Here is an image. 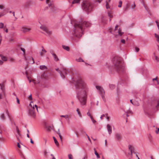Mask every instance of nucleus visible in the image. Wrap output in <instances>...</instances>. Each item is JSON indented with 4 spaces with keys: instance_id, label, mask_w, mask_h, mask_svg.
Wrapping results in <instances>:
<instances>
[{
    "instance_id": "obj_1",
    "label": "nucleus",
    "mask_w": 159,
    "mask_h": 159,
    "mask_svg": "<svg viewBox=\"0 0 159 159\" xmlns=\"http://www.w3.org/2000/svg\"><path fill=\"white\" fill-rule=\"evenodd\" d=\"M77 96L80 102L81 106L82 108L86 105L87 93L89 88L87 83L80 77L74 81Z\"/></svg>"
},
{
    "instance_id": "obj_2",
    "label": "nucleus",
    "mask_w": 159,
    "mask_h": 159,
    "mask_svg": "<svg viewBox=\"0 0 159 159\" xmlns=\"http://www.w3.org/2000/svg\"><path fill=\"white\" fill-rule=\"evenodd\" d=\"M91 24L85 21L78 22L75 21L74 22V30L72 33L73 35L75 37L79 38L83 34V32L84 28L90 26Z\"/></svg>"
},
{
    "instance_id": "obj_3",
    "label": "nucleus",
    "mask_w": 159,
    "mask_h": 159,
    "mask_svg": "<svg viewBox=\"0 0 159 159\" xmlns=\"http://www.w3.org/2000/svg\"><path fill=\"white\" fill-rule=\"evenodd\" d=\"M112 68L118 72H123L124 68L122 62V58L118 56L115 57L113 59Z\"/></svg>"
},
{
    "instance_id": "obj_4",
    "label": "nucleus",
    "mask_w": 159,
    "mask_h": 159,
    "mask_svg": "<svg viewBox=\"0 0 159 159\" xmlns=\"http://www.w3.org/2000/svg\"><path fill=\"white\" fill-rule=\"evenodd\" d=\"M82 7L83 9L89 13L93 11L94 5L89 1H85L83 2Z\"/></svg>"
},
{
    "instance_id": "obj_5",
    "label": "nucleus",
    "mask_w": 159,
    "mask_h": 159,
    "mask_svg": "<svg viewBox=\"0 0 159 159\" xmlns=\"http://www.w3.org/2000/svg\"><path fill=\"white\" fill-rule=\"evenodd\" d=\"M96 89L99 90V93L101 95L104 101H105V99L104 97L105 94V92L104 89L100 86H96Z\"/></svg>"
},
{
    "instance_id": "obj_6",
    "label": "nucleus",
    "mask_w": 159,
    "mask_h": 159,
    "mask_svg": "<svg viewBox=\"0 0 159 159\" xmlns=\"http://www.w3.org/2000/svg\"><path fill=\"white\" fill-rule=\"evenodd\" d=\"M40 28L43 30L45 31V34L47 35H50L52 33L51 32L49 31L47 27L45 25H41L40 26Z\"/></svg>"
},
{
    "instance_id": "obj_7",
    "label": "nucleus",
    "mask_w": 159,
    "mask_h": 159,
    "mask_svg": "<svg viewBox=\"0 0 159 159\" xmlns=\"http://www.w3.org/2000/svg\"><path fill=\"white\" fill-rule=\"evenodd\" d=\"M50 0H46V3L48 5L49 7H51V9L53 12L54 11L56 10L55 7L52 3L50 2Z\"/></svg>"
},
{
    "instance_id": "obj_8",
    "label": "nucleus",
    "mask_w": 159,
    "mask_h": 159,
    "mask_svg": "<svg viewBox=\"0 0 159 159\" xmlns=\"http://www.w3.org/2000/svg\"><path fill=\"white\" fill-rule=\"evenodd\" d=\"M38 78L41 82H43L46 78V74L44 72L42 74L41 76L38 77Z\"/></svg>"
},
{
    "instance_id": "obj_9",
    "label": "nucleus",
    "mask_w": 159,
    "mask_h": 159,
    "mask_svg": "<svg viewBox=\"0 0 159 159\" xmlns=\"http://www.w3.org/2000/svg\"><path fill=\"white\" fill-rule=\"evenodd\" d=\"M27 112L31 116L34 117L36 115V111L35 110H28Z\"/></svg>"
},
{
    "instance_id": "obj_10",
    "label": "nucleus",
    "mask_w": 159,
    "mask_h": 159,
    "mask_svg": "<svg viewBox=\"0 0 159 159\" xmlns=\"http://www.w3.org/2000/svg\"><path fill=\"white\" fill-rule=\"evenodd\" d=\"M125 113L123 114L124 116H126L128 117L131 116L133 113V112L130 110H125Z\"/></svg>"
},
{
    "instance_id": "obj_11",
    "label": "nucleus",
    "mask_w": 159,
    "mask_h": 159,
    "mask_svg": "<svg viewBox=\"0 0 159 159\" xmlns=\"http://www.w3.org/2000/svg\"><path fill=\"white\" fill-rule=\"evenodd\" d=\"M32 3V1L31 0L28 1L25 3V7L27 9L29 8L31 4Z\"/></svg>"
},
{
    "instance_id": "obj_12",
    "label": "nucleus",
    "mask_w": 159,
    "mask_h": 159,
    "mask_svg": "<svg viewBox=\"0 0 159 159\" xmlns=\"http://www.w3.org/2000/svg\"><path fill=\"white\" fill-rule=\"evenodd\" d=\"M31 30V28H27L26 27H23L21 29V31L24 33H26V32L30 31Z\"/></svg>"
},
{
    "instance_id": "obj_13",
    "label": "nucleus",
    "mask_w": 159,
    "mask_h": 159,
    "mask_svg": "<svg viewBox=\"0 0 159 159\" xmlns=\"http://www.w3.org/2000/svg\"><path fill=\"white\" fill-rule=\"evenodd\" d=\"M61 73H62V75L64 76V77H61L62 78L64 79L65 78V75H66L67 74L66 72V70L65 68H63L61 70Z\"/></svg>"
},
{
    "instance_id": "obj_14",
    "label": "nucleus",
    "mask_w": 159,
    "mask_h": 159,
    "mask_svg": "<svg viewBox=\"0 0 159 159\" xmlns=\"http://www.w3.org/2000/svg\"><path fill=\"white\" fill-rule=\"evenodd\" d=\"M115 137L117 140L121 139H122L121 135L120 134L116 133L115 134Z\"/></svg>"
},
{
    "instance_id": "obj_15",
    "label": "nucleus",
    "mask_w": 159,
    "mask_h": 159,
    "mask_svg": "<svg viewBox=\"0 0 159 159\" xmlns=\"http://www.w3.org/2000/svg\"><path fill=\"white\" fill-rule=\"evenodd\" d=\"M107 128L109 134H111L112 133V128L109 124L107 125Z\"/></svg>"
},
{
    "instance_id": "obj_16",
    "label": "nucleus",
    "mask_w": 159,
    "mask_h": 159,
    "mask_svg": "<svg viewBox=\"0 0 159 159\" xmlns=\"http://www.w3.org/2000/svg\"><path fill=\"white\" fill-rule=\"evenodd\" d=\"M148 138L150 143H154V142L152 139V136L150 134H148Z\"/></svg>"
},
{
    "instance_id": "obj_17",
    "label": "nucleus",
    "mask_w": 159,
    "mask_h": 159,
    "mask_svg": "<svg viewBox=\"0 0 159 159\" xmlns=\"http://www.w3.org/2000/svg\"><path fill=\"white\" fill-rule=\"evenodd\" d=\"M52 54L54 58V60L55 61H57L59 60V58H58V57L54 53H52Z\"/></svg>"
},
{
    "instance_id": "obj_18",
    "label": "nucleus",
    "mask_w": 159,
    "mask_h": 159,
    "mask_svg": "<svg viewBox=\"0 0 159 159\" xmlns=\"http://www.w3.org/2000/svg\"><path fill=\"white\" fill-rule=\"evenodd\" d=\"M29 106H30L33 109H34V107H35L36 108V109H38V106H37L35 104L34 105L33 103V102H31L30 103V104L29 105Z\"/></svg>"
},
{
    "instance_id": "obj_19",
    "label": "nucleus",
    "mask_w": 159,
    "mask_h": 159,
    "mask_svg": "<svg viewBox=\"0 0 159 159\" xmlns=\"http://www.w3.org/2000/svg\"><path fill=\"white\" fill-rule=\"evenodd\" d=\"M0 89L2 90V93L4 94L5 91L4 87L2 84H0Z\"/></svg>"
},
{
    "instance_id": "obj_20",
    "label": "nucleus",
    "mask_w": 159,
    "mask_h": 159,
    "mask_svg": "<svg viewBox=\"0 0 159 159\" xmlns=\"http://www.w3.org/2000/svg\"><path fill=\"white\" fill-rule=\"evenodd\" d=\"M129 149V150L130 151V152L133 153V151H134V148L132 146L130 145H129L128 146Z\"/></svg>"
},
{
    "instance_id": "obj_21",
    "label": "nucleus",
    "mask_w": 159,
    "mask_h": 159,
    "mask_svg": "<svg viewBox=\"0 0 159 159\" xmlns=\"http://www.w3.org/2000/svg\"><path fill=\"white\" fill-rule=\"evenodd\" d=\"M6 113L7 115L8 116L10 120L11 121V124L12 125L13 124H14V125L15 126H16V124L13 121H12V120H11V119L10 118V117L9 116V114H8V111H7L6 112Z\"/></svg>"
},
{
    "instance_id": "obj_22",
    "label": "nucleus",
    "mask_w": 159,
    "mask_h": 159,
    "mask_svg": "<svg viewBox=\"0 0 159 159\" xmlns=\"http://www.w3.org/2000/svg\"><path fill=\"white\" fill-rule=\"evenodd\" d=\"M8 111L7 110H6V111ZM5 114H6V115H7L6 113H2V114H1V116H0V118H1L2 120H4L5 119Z\"/></svg>"
},
{
    "instance_id": "obj_23",
    "label": "nucleus",
    "mask_w": 159,
    "mask_h": 159,
    "mask_svg": "<svg viewBox=\"0 0 159 159\" xmlns=\"http://www.w3.org/2000/svg\"><path fill=\"white\" fill-rule=\"evenodd\" d=\"M46 130L48 132H50L52 129V128L51 126L48 125H46L45 126Z\"/></svg>"
},
{
    "instance_id": "obj_24",
    "label": "nucleus",
    "mask_w": 159,
    "mask_h": 159,
    "mask_svg": "<svg viewBox=\"0 0 159 159\" xmlns=\"http://www.w3.org/2000/svg\"><path fill=\"white\" fill-rule=\"evenodd\" d=\"M40 69L42 70H47V67L45 65H41L39 66Z\"/></svg>"
},
{
    "instance_id": "obj_25",
    "label": "nucleus",
    "mask_w": 159,
    "mask_h": 159,
    "mask_svg": "<svg viewBox=\"0 0 159 159\" xmlns=\"http://www.w3.org/2000/svg\"><path fill=\"white\" fill-rule=\"evenodd\" d=\"M62 47L65 50H66L67 51H68L70 50V48L68 46L63 45L62 46Z\"/></svg>"
},
{
    "instance_id": "obj_26",
    "label": "nucleus",
    "mask_w": 159,
    "mask_h": 159,
    "mask_svg": "<svg viewBox=\"0 0 159 159\" xmlns=\"http://www.w3.org/2000/svg\"><path fill=\"white\" fill-rule=\"evenodd\" d=\"M0 57H1V59L3 61H7V57H6L3 56L2 54L0 55Z\"/></svg>"
},
{
    "instance_id": "obj_27",
    "label": "nucleus",
    "mask_w": 159,
    "mask_h": 159,
    "mask_svg": "<svg viewBox=\"0 0 159 159\" xmlns=\"http://www.w3.org/2000/svg\"><path fill=\"white\" fill-rule=\"evenodd\" d=\"M53 138L54 139V143L56 144V145L57 146H58L59 145V144L55 137L53 136Z\"/></svg>"
},
{
    "instance_id": "obj_28",
    "label": "nucleus",
    "mask_w": 159,
    "mask_h": 159,
    "mask_svg": "<svg viewBox=\"0 0 159 159\" xmlns=\"http://www.w3.org/2000/svg\"><path fill=\"white\" fill-rule=\"evenodd\" d=\"M56 70L59 73L61 77H64V76L62 75V73L61 72V70H59V68H57L56 69Z\"/></svg>"
},
{
    "instance_id": "obj_29",
    "label": "nucleus",
    "mask_w": 159,
    "mask_h": 159,
    "mask_svg": "<svg viewBox=\"0 0 159 159\" xmlns=\"http://www.w3.org/2000/svg\"><path fill=\"white\" fill-rule=\"evenodd\" d=\"M109 86L110 89L111 90H112L115 89V85L113 84H109Z\"/></svg>"
},
{
    "instance_id": "obj_30",
    "label": "nucleus",
    "mask_w": 159,
    "mask_h": 159,
    "mask_svg": "<svg viewBox=\"0 0 159 159\" xmlns=\"http://www.w3.org/2000/svg\"><path fill=\"white\" fill-rule=\"evenodd\" d=\"M76 61H77L80 62H84V60L81 57H80L78 59H76Z\"/></svg>"
},
{
    "instance_id": "obj_31",
    "label": "nucleus",
    "mask_w": 159,
    "mask_h": 159,
    "mask_svg": "<svg viewBox=\"0 0 159 159\" xmlns=\"http://www.w3.org/2000/svg\"><path fill=\"white\" fill-rule=\"evenodd\" d=\"M94 150L95 151V154L97 156V158H99L100 157L95 148H94Z\"/></svg>"
},
{
    "instance_id": "obj_32",
    "label": "nucleus",
    "mask_w": 159,
    "mask_h": 159,
    "mask_svg": "<svg viewBox=\"0 0 159 159\" xmlns=\"http://www.w3.org/2000/svg\"><path fill=\"white\" fill-rule=\"evenodd\" d=\"M33 82L34 84H39L40 82H41L39 80V79H38V80L37 81L34 80L33 81Z\"/></svg>"
},
{
    "instance_id": "obj_33",
    "label": "nucleus",
    "mask_w": 159,
    "mask_h": 159,
    "mask_svg": "<svg viewBox=\"0 0 159 159\" xmlns=\"http://www.w3.org/2000/svg\"><path fill=\"white\" fill-rule=\"evenodd\" d=\"M154 35L155 37L157 38V41L159 43V35L156 33Z\"/></svg>"
},
{
    "instance_id": "obj_34",
    "label": "nucleus",
    "mask_w": 159,
    "mask_h": 159,
    "mask_svg": "<svg viewBox=\"0 0 159 159\" xmlns=\"http://www.w3.org/2000/svg\"><path fill=\"white\" fill-rule=\"evenodd\" d=\"M132 153L129 152L128 153V157H129V159H131L132 157Z\"/></svg>"
},
{
    "instance_id": "obj_35",
    "label": "nucleus",
    "mask_w": 159,
    "mask_h": 159,
    "mask_svg": "<svg viewBox=\"0 0 159 159\" xmlns=\"http://www.w3.org/2000/svg\"><path fill=\"white\" fill-rule=\"evenodd\" d=\"M133 105L136 106H138L139 105V103L137 102L134 101H133Z\"/></svg>"
},
{
    "instance_id": "obj_36",
    "label": "nucleus",
    "mask_w": 159,
    "mask_h": 159,
    "mask_svg": "<svg viewBox=\"0 0 159 159\" xmlns=\"http://www.w3.org/2000/svg\"><path fill=\"white\" fill-rule=\"evenodd\" d=\"M121 29H120V28L119 29V30L118 31V33L119 35H120V36H121L122 35V34H123V32H121Z\"/></svg>"
},
{
    "instance_id": "obj_37",
    "label": "nucleus",
    "mask_w": 159,
    "mask_h": 159,
    "mask_svg": "<svg viewBox=\"0 0 159 159\" xmlns=\"http://www.w3.org/2000/svg\"><path fill=\"white\" fill-rule=\"evenodd\" d=\"M58 132H57V133L58 134L59 137L60 138V139L61 141H62V136L61 135V134L59 132V129L58 130Z\"/></svg>"
},
{
    "instance_id": "obj_38",
    "label": "nucleus",
    "mask_w": 159,
    "mask_h": 159,
    "mask_svg": "<svg viewBox=\"0 0 159 159\" xmlns=\"http://www.w3.org/2000/svg\"><path fill=\"white\" fill-rule=\"evenodd\" d=\"M80 0H74L72 2V4L76 3H78Z\"/></svg>"
},
{
    "instance_id": "obj_39",
    "label": "nucleus",
    "mask_w": 159,
    "mask_h": 159,
    "mask_svg": "<svg viewBox=\"0 0 159 159\" xmlns=\"http://www.w3.org/2000/svg\"><path fill=\"white\" fill-rule=\"evenodd\" d=\"M148 110H144V112L146 115H150L151 114L149 113L148 111Z\"/></svg>"
},
{
    "instance_id": "obj_40",
    "label": "nucleus",
    "mask_w": 159,
    "mask_h": 159,
    "mask_svg": "<svg viewBox=\"0 0 159 159\" xmlns=\"http://www.w3.org/2000/svg\"><path fill=\"white\" fill-rule=\"evenodd\" d=\"M155 107L157 109H159V101H158L157 102Z\"/></svg>"
},
{
    "instance_id": "obj_41",
    "label": "nucleus",
    "mask_w": 159,
    "mask_h": 159,
    "mask_svg": "<svg viewBox=\"0 0 159 159\" xmlns=\"http://www.w3.org/2000/svg\"><path fill=\"white\" fill-rule=\"evenodd\" d=\"M8 60L11 62H14L15 60L14 59L12 58H10L8 59Z\"/></svg>"
},
{
    "instance_id": "obj_42",
    "label": "nucleus",
    "mask_w": 159,
    "mask_h": 159,
    "mask_svg": "<svg viewBox=\"0 0 159 159\" xmlns=\"http://www.w3.org/2000/svg\"><path fill=\"white\" fill-rule=\"evenodd\" d=\"M60 116L61 117H64L66 119L68 118V116L67 115H61Z\"/></svg>"
},
{
    "instance_id": "obj_43",
    "label": "nucleus",
    "mask_w": 159,
    "mask_h": 159,
    "mask_svg": "<svg viewBox=\"0 0 159 159\" xmlns=\"http://www.w3.org/2000/svg\"><path fill=\"white\" fill-rule=\"evenodd\" d=\"M4 26L3 23L2 22L0 23V28L2 29L4 28Z\"/></svg>"
},
{
    "instance_id": "obj_44",
    "label": "nucleus",
    "mask_w": 159,
    "mask_h": 159,
    "mask_svg": "<svg viewBox=\"0 0 159 159\" xmlns=\"http://www.w3.org/2000/svg\"><path fill=\"white\" fill-rule=\"evenodd\" d=\"M153 54H154V56H155V59L157 61V62H159V58L157 57V56L155 55V53H154Z\"/></svg>"
},
{
    "instance_id": "obj_45",
    "label": "nucleus",
    "mask_w": 159,
    "mask_h": 159,
    "mask_svg": "<svg viewBox=\"0 0 159 159\" xmlns=\"http://www.w3.org/2000/svg\"><path fill=\"white\" fill-rule=\"evenodd\" d=\"M80 130L82 134H86L85 132L84 131V129L83 128L80 129Z\"/></svg>"
},
{
    "instance_id": "obj_46",
    "label": "nucleus",
    "mask_w": 159,
    "mask_h": 159,
    "mask_svg": "<svg viewBox=\"0 0 159 159\" xmlns=\"http://www.w3.org/2000/svg\"><path fill=\"white\" fill-rule=\"evenodd\" d=\"M3 30L7 33L8 32V30L7 29L6 26H5L3 28Z\"/></svg>"
},
{
    "instance_id": "obj_47",
    "label": "nucleus",
    "mask_w": 159,
    "mask_h": 159,
    "mask_svg": "<svg viewBox=\"0 0 159 159\" xmlns=\"http://www.w3.org/2000/svg\"><path fill=\"white\" fill-rule=\"evenodd\" d=\"M122 2L121 1H120L119 2L118 7H121L122 6Z\"/></svg>"
},
{
    "instance_id": "obj_48",
    "label": "nucleus",
    "mask_w": 159,
    "mask_h": 159,
    "mask_svg": "<svg viewBox=\"0 0 159 159\" xmlns=\"http://www.w3.org/2000/svg\"><path fill=\"white\" fill-rule=\"evenodd\" d=\"M135 6H136V5L135 4L134 2L133 4L132 5H131V8L132 9H134L135 8Z\"/></svg>"
},
{
    "instance_id": "obj_49",
    "label": "nucleus",
    "mask_w": 159,
    "mask_h": 159,
    "mask_svg": "<svg viewBox=\"0 0 159 159\" xmlns=\"http://www.w3.org/2000/svg\"><path fill=\"white\" fill-rule=\"evenodd\" d=\"M108 16L111 18H112L113 17V16L111 15V13L110 12H108Z\"/></svg>"
},
{
    "instance_id": "obj_50",
    "label": "nucleus",
    "mask_w": 159,
    "mask_h": 159,
    "mask_svg": "<svg viewBox=\"0 0 159 159\" xmlns=\"http://www.w3.org/2000/svg\"><path fill=\"white\" fill-rule=\"evenodd\" d=\"M68 157L69 159H73L72 155L71 154L68 155Z\"/></svg>"
},
{
    "instance_id": "obj_51",
    "label": "nucleus",
    "mask_w": 159,
    "mask_h": 159,
    "mask_svg": "<svg viewBox=\"0 0 159 159\" xmlns=\"http://www.w3.org/2000/svg\"><path fill=\"white\" fill-rule=\"evenodd\" d=\"M91 119L92 121L93 122V123H94L96 122V121L93 119L92 117H91Z\"/></svg>"
},
{
    "instance_id": "obj_52",
    "label": "nucleus",
    "mask_w": 159,
    "mask_h": 159,
    "mask_svg": "<svg viewBox=\"0 0 159 159\" xmlns=\"http://www.w3.org/2000/svg\"><path fill=\"white\" fill-rule=\"evenodd\" d=\"M20 49L21 51H22L25 54V49L24 48H20Z\"/></svg>"
},
{
    "instance_id": "obj_53",
    "label": "nucleus",
    "mask_w": 159,
    "mask_h": 159,
    "mask_svg": "<svg viewBox=\"0 0 159 159\" xmlns=\"http://www.w3.org/2000/svg\"><path fill=\"white\" fill-rule=\"evenodd\" d=\"M86 135L87 136L88 139L89 140V142H90V143H91V142H92L91 141V139H90L89 136L87 134H86Z\"/></svg>"
},
{
    "instance_id": "obj_54",
    "label": "nucleus",
    "mask_w": 159,
    "mask_h": 159,
    "mask_svg": "<svg viewBox=\"0 0 159 159\" xmlns=\"http://www.w3.org/2000/svg\"><path fill=\"white\" fill-rule=\"evenodd\" d=\"M77 111L78 113L79 116H80V117H81V115L80 112L79 111V110H76Z\"/></svg>"
},
{
    "instance_id": "obj_55",
    "label": "nucleus",
    "mask_w": 159,
    "mask_h": 159,
    "mask_svg": "<svg viewBox=\"0 0 159 159\" xmlns=\"http://www.w3.org/2000/svg\"><path fill=\"white\" fill-rule=\"evenodd\" d=\"M16 137H17V140H18V141H19V143H20L21 145H23L22 144V143H21V141H20V139H19V137H18V136H17V135H16Z\"/></svg>"
},
{
    "instance_id": "obj_56",
    "label": "nucleus",
    "mask_w": 159,
    "mask_h": 159,
    "mask_svg": "<svg viewBox=\"0 0 159 159\" xmlns=\"http://www.w3.org/2000/svg\"><path fill=\"white\" fill-rule=\"evenodd\" d=\"M135 50L136 52H138L139 51V49L137 48V47H135Z\"/></svg>"
},
{
    "instance_id": "obj_57",
    "label": "nucleus",
    "mask_w": 159,
    "mask_h": 159,
    "mask_svg": "<svg viewBox=\"0 0 159 159\" xmlns=\"http://www.w3.org/2000/svg\"><path fill=\"white\" fill-rule=\"evenodd\" d=\"M106 6L107 9L110 8L109 7L108 5V3L107 2H106Z\"/></svg>"
},
{
    "instance_id": "obj_58",
    "label": "nucleus",
    "mask_w": 159,
    "mask_h": 159,
    "mask_svg": "<svg viewBox=\"0 0 159 159\" xmlns=\"http://www.w3.org/2000/svg\"><path fill=\"white\" fill-rule=\"evenodd\" d=\"M29 98L30 100H32V97L31 94H30V95L29 96Z\"/></svg>"
},
{
    "instance_id": "obj_59",
    "label": "nucleus",
    "mask_w": 159,
    "mask_h": 159,
    "mask_svg": "<svg viewBox=\"0 0 159 159\" xmlns=\"http://www.w3.org/2000/svg\"><path fill=\"white\" fill-rule=\"evenodd\" d=\"M4 15V14L3 12L0 13V17Z\"/></svg>"
},
{
    "instance_id": "obj_60",
    "label": "nucleus",
    "mask_w": 159,
    "mask_h": 159,
    "mask_svg": "<svg viewBox=\"0 0 159 159\" xmlns=\"http://www.w3.org/2000/svg\"><path fill=\"white\" fill-rule=\"evenodd\" d=\"M16 132H17V133L18 134V135L19 136H20L21 134H20V131L19 130L17 131H16Z\"/></svg>"
},
{
    "instance_id": "obj_61",
    "label": "nucleus",
    "mask_w": 159,
    "mask_h": 159,
    "mask_svg": "<svg viewBox=\"0 0 159 159\" xmlns=\"http://www.w3.org/2000/svg\"><path fill=\"white\" fill-rule=\"evenodd\" d=\"M87 115L88 116H90V118H91V117H92L91 116V114L89 112H88L87 113Z\"/></svg>"
},
{
    "instance_id": "obj_62",
    "label": "nucleus",
    "mask_w": 159,
    "mask_h": 159,
    "mask_svg": "<svg viewBox=\"0 0 159 159\" xmlns=\"http://www.w3.org/2000/svg\"><path fill=\"white\" fill-rule=\"evenodd\" d=\"M16 100H17V103L18 104H19L20 103V101H19V99L17 97H16Z\"/></svg>"
},
{
    "instance_id": "obj_63",
    "label": "nucleus",
    "mask_w": 159,
    "mask_h": 159,
    "mask_svg": "<svg viewBox=\"0 0 159 159\" xmlns=\"http://www.w3.org/2000/svg\"><path fill=\"white\" fill-rule=\"evenodd\" d=\"M121 43H125V39H122V40H121Z\"/></svg>"
},
{
    "instance_id": "obj_64",
    "label": "nucleus",
    "mask_w": 159,
    "mask_h": 159,
    "mask_svg": "<svg viewBox=\"0 0 159 159\" xmlns=\"http://www.w3.org/2000/svg\"><path fill=\"white\" fill-rule=\"evenodd\" d=\"M30 142L32 144H33L34 143V141L32 140V139H30Z\"/></svg>"
}]
</instances>
